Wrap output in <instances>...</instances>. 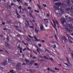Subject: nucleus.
<instances>
[{"label": "nucleus", "instance_id": "19", "mask_svg": "<svg viewBox=\"0 0 73 73\" xmlns=\"http://www.w3.org/2000/svg\"><path fill=\"white\" fill-rule=\"evenodd\" d=\"M33 63H34V62L33 61V60L31 61L30 62V65L31 66V65H32V64H33Z\"/></svg>", "mask_w": 73, "mask_h": 73}, {"label": "nucleus", "instance_id": "57", "mask_svg": "<svg viewBox=\"0 0 73 73\" xmlns=\"http://www.w3.org/2000/svg\"><path fill=\"white\" fill-rule=\"evenodd\" d=\"M26 50V48H25L23 49V51H24V50Z\"/></svg>", "mask_w": 73, "mask_h": 73}, {"label": "nucleus", "instance_id": "15", "mask_svg": "<svg viewBox=\"0 0 73 73\" xmlns=\"http://www.w3.org/2000/svg\"><path fill=\"white\" fill-rule=\"evenodd\" d=\"M68 52L69 53H72V51L70 50V48L68 49Z\"/></svg>", "mask_w": 73, "mask_h": 73}, {"label": "nucleus", "instance_id": "10", "mask_svg": "<svg viewBox=\"0 0 73 73\" xmlns=\"http://www.w3.org/2000/svg\"><path fill=\"white\" fill-rule=\"evenodd\" d=\"M66 11H68L69 13H70V8L69 7L66 9Z\"/></svg>", "mask_w": 73, "mask_h": 73}, {"label": "nucleus", "instance_id": "2", "mask_svg": "<svg viewBox=\"0 0 73 73\" xmlns=\"http://www.w3.org/2000/svg\"><path fill=\"white\" fill-rule=\"evenodd\" d=\"M16 69L18 71H19L20 70H21V66L19 64H17L16 65Z\"/></svg>", "mask_w": 73, "mask_h": 73}, {"label": "nucleus", "instance_id": "53", "mask_svg": "<svg viewBox=\"0 0 73 73\" xmlns=\"http://www.w3.org/2000/svg\"><path fill=\"white\" fill-rule=\"evenodd\" d=\"M38 45L39 46H40V47H41V44H38Z\"/></svg>", "mask_w": 73, "mask_h": 73}, {"label": "nucleus", "instance_id": "1", "mask_svg": "<svg viewBox=\"0 0 73 73\" xmlns=\"http://www.w3.org/2000/svg\"><path fill=\"white\" fill-rule=\"evenodd\" d=\"M62 24V26L64 27V28H65L66 32H67L68 33H72V31L70 30L71 29H73V26H72V24H68L66 25V26L64 25V23Z\"/></svg>", "mask_w": 73, "mask_h": 73}, {"label": "nucleus", "instance_id": "5", "mask_svg": "<svg viewBox=\"0 0 73 73\" xmlns=\"http://www.w3.org/2000/svg\"><path fill=\"white\" fill-rule=\"evenodd\" d=\"M7 60H5L4 62L2 63V65L3 66H5V65H7Z\"/></svg>", "mask_w": 73, "mask_h": 73}, {"label": "nucleus", "instance_id": "20", "mask_svg": "<svg viewBox=\"0 0 73 73\" xmlns=\"http://www.w3.org/2000/svg\"><path fill=\"white\" fill-rule=\"evenodd\" d=\"M52 21L54 23V24L55 26V27H56V23H55V22L54 21V20H53Z\"/></svg>", "mask_w": 73, "mask_h": 73}, {"label": "nucleus", "instance_id": "25", "mask_svg": "<svg viewBox=\"0 0 73 73\" xmlns=\"http://www.w3.org/2000/svg\"><path fill=\"white\" fill-rule=\"evenodd\" d=\"M34 38H35V40L36 41H37V40L38 39L36 37V36H34Z\"/></svg>", "mask_w": 73, "mask_h": 73}, {"label": "nucleus", "instance_id": "6", "mask_svg": "<svg viewBox=\"0 0 73 73\" xmlns=\"http://www.w3.org/2000/svg\"><path fill=\"white\" fill-rule=\"evenodd\" d=\"M26 22H27V23L26 22H25V27L27 28V27H28V26H29V22H28V21H26Z\"/></svg>", "mask_w": 73, "mask_h": 73}, {"label": "nucleus", "instance_id": "24", "mask_svg": "<svg viewBox=\"0 0 73 73\" xmlns=\"http://www.w3.org/2000/svg\"><path fill=\"white\" fill-rule=\"evenodd\" d=\"M21 35L17 34V36L18 37H21Z\"/></svg>", "mask_w": 73, "mask_h": 73}, {"label": "nucleus", "instance_id": "36", "mask_svg": "<svg viewBox=\"0 0 73 73\" xmlns=\"http://www.w3.org/2000/svg\"><path fill=\"white\" fill-rule=\"evenodd\" d=\"M28 36H29V37H30L31 38H33V36H31L30 35H28Z\"/></svg>", "mask_w": 73, "mask_h": 73}, {"label": "nucleus", "instance_id": "61", "mask_svg": "<svg viewBox=\"0 0 73 73\" xmlns=\"http://www.w3.org/2000/svg\"><path fill=\"white\" fill-rule=\"evenodd\" d=\"M37 41H39L40 42L41 41V40H40V39H37Z\"/></svg>", "mask_w": 73, "mask_h": 73}, {"label": "nucleus", "instance_id": "60", "mask_svg": "<svg viewBox=\"0 0 73 73\" xmlns=\"http://www.w3.org/2000/svg\"><path fill=\"white\" fill-rule=\"evenodd\" d=\"M41 42H43V43L45 42V40H42L41 41Z\"/></svg>", "mask_w": 73, "mask_h": 73}, {"label": "nucleus", "instance_id": "62", "mask_svg": "<svg viewBox=\"0 0 73 73\" xmlns=\"http://www.w3.org/2000/svg\"><path fill=\"white\" fill-rule=\"evenodd\" d=\"M13 1L15 3H16V2H17V1L16 0H13Z\"/></svg>", "mask_w": 73, "mask_h": 73}, {"label": "nucleus", "instance_id": "38", "mask_svg": "<svg viewBox=\"0 0 73 73\" xmlns=\"http://www.w3.org/2000/svg\"><path fill=\"white\" fill-rule=\"evenodd\" d=\"M55 23L56 24H58V21L56 20L55 21Z\"/></svg>", "mask_w": 73, "mask_h": 73}, {"label": "nucleus", "instance_id": "18", "mask_svg": "<svg viewBox=\"0 0 73 73\" xmlns=\"http://www.w3.org/2000/svg\"><path fill=\"white\" fill-rule=\"evenodd\" d=\"M53 49H55V48H57L56 47V45L55 44H54V45L53 46Z\"/></svg>", "mask_w": 73, "mask_h": 73}, {"label": "nucleus", "instance_id": "23", "mask_svg": "<svg viewBox=\"0 0 73 73\" xmlns=\"http://www.w3.org/2000/svg\"><path fill=\"white\" fill-rule=\"evenodd\" d=\"M16 31H18V32H21V33L22 31H21V30H20L18 29H16Z\"/></svg>", "mask_w": 73, "mask_h": 73}, {"label": "nucleus", "instance_id": "26", "mask_svg": "<svg viewBox=\"0 0 73 73\" xmlns=\"http://www.w3.org/2000/svg\"><path fill=\"white\" fill-rule=\"evenodd\" d=\"M18 8L20 10V11H21V9H22V8L21 7V6H20L19 7H18Z\"/></svg>", "mask_w": 73, "mask_h": 73}, {"label": "nucleus", "instance_id": "13", "mask_svg": "<svg viewBox=\"0 0 73 73\" xmlns=\"http://www.w3.org/2000/svg\"><path fill=\"white\" fill-rule=\"evenodd\" d=\"M72 20H73V19L72 18H68V21L70 22H71Z\"/></svg>", "mask_w": 73, "mask_h": 73}, {"label": "nucleus", "instance_id": "9", "mask_svg": "<svg viewBox=\"0 0 73 73\" xmlns=\"http://www.w3.org/2000/svg\"><path fill=\"white\" fill-rule=\"evenodd\" d=\"M8 41L6 40L5 41V45H6V46H7H7H9V44H8Z\"/></svg>", "mask_w": 73, "mask_h": 73}, {"label": "nucleus", "instance_id": "51", "mask_svg": "<svg viewBox=\"0 0 73 73\" xmlns=\"http://www.w3.org/2000/svg\"><path fill=\"white\" fill-rule=\"evenodd\" d=\"M33 52H34V53H35V54H37V52H35L34 50H33Z\"/></svg>", "mask_w": 73, "mask_h": 73}, {"label": "nucleus", "instance_id": "39", "mask_svg": "<svg viewBox=\"0 0 73 73\" xmlns=\"http://www.w3.org/2000/svg\"><path fill=\"white\" fill-rule=\"evenodd\" d=\"M35 12H37V13H39V11H37L36 10H35Z\"/></svg>", "mask_w": 73, "mask_h": 73}, {"label": "nucleus", "instance_id": "54", "mask_svg": "<svg viewBox=\"0 0 73 73\" xmlns=\"http://www.w3.org/2000/svg\"><path fill=\"white\" fill-rule=\"evenodd\" d=\"M0 36H1V37H2V38L3 37V35H1Z\"/></svg>", "mask_w": 73, "mask_h": 73}, {"label": "nucleus", "instance_id": "40", "mask_svg": "<svg viewBox=\"0 0 73 73\" xmlns=\"http://www.w3.org/2000/svg\"><path fill=\"white\" fill-rule=\"evenodd\" d=\"M32 58L33 59H36V58H37V57L36 56H34Z\"/></svg>", "mask_w": 73, "mask_h": 73}, {"label": "nucleus", "instance_id": "28", "mask_svg": "<svg viewBox=\"0 0 73 73\" xmlns=\"http://www.w3.org/2000/svg\"><path fill=\"white\" fill-rule=\"evenodd\" d=\"M27 41H29V42H31V40L29 38H28L27 37Z\"/></svg>", "mask_w": 73, "mask_h": 73}, {"label": "nucleus", "instance_id": "47", "mask_svg": "<svg viewBox=\"0 0 73 73\" xmlns=\"http://www.w3.org/2000/svg\"><path fill=\"white\" fill-rule=\"evenodd\" d=\"M20 48V44H19L18 46V48Z\"/></svg>", "mask_w": 73, "mask_h": 73}, {"label": "nucleus", "instance_id": "50", "mask_svg": "<svg viewBox=\"0 0 73 73\" xmlns=\"http://www.w3.org/2000/svg\"><path fill=\"white\" fill-rule=\"evenodd\" d=\"M28 9H32V8H31V7H28Z\"/></svg>", "mask_w": 73, "mask_h": 73}, {"label": "nucleus", "instance_id": "46", "mask_svg": "<svg viewBox=\"0 0 73 73\" xmlns=\"http://www.w3.org/2000/svg\"><path fill=\"white\" fill-rule=\"evenodd\" d=\"M30 71L31 73H33V71H32L31 70H30Z\"/></svg>", "mask_w": 73, "mask_h": 73}, {"label": "nucleus", "instance_id": "64", "mask_svg": "<svg viewBox=\"0 0 73 73\" xmlns=\"http://www.w3.org/2000/svg\"><path fill=\"white\" fill-rule=\"evenodd\" d=\"M70 1H71V2L73 3V0H70Z\"/></svg>", "mask_w": 73, "mask_h": 73}, {"label": "nucleus", "instance_id": "42", "mask_svg": "<svg viewBox=\"0 0 73 73\" xmlns=\"http://www.w3.org/2000/svg\"><path fill=\"white\" fill-rule=\"evenodd\" d=\"M44 58H46V59H47V60H49V58H48V57H46V56H44Z\"/></svg>", "mask_w": 73, "mask_h": 73}, {"label": "nucleus", "instance_id": "16", "mask_svg": "<svg viewBox=\"0 0 73 73\" xmlns=\"http://www.w3.org/2000/svg\"><path fill=\"white\" fill-rule=\"evenodd\" d=\"M66 1L68 4H70V0H66Z\"/></svg>", "mask_w": 73, "mask_h": 73}, {"label": "nucleus", "instance_id": "58", "mask_svg": "<svg viewBox=\"0 0 73 73\" xmlns=\"http://www.w3.org/2000/svg\"><path fill=\"white\" fill-rule=\"evenodd\" d=\"M61 12L62 13H64V10H61Z\"/></svg>", "mask_w": 73, "mask_h": 73}, {"label": "nucleus", "instance_id": "49", "mask_svg": "<svg viewBox=\"0 0 73 73\" xmlns=\"http://www.w3.org/2000/svg\"><path fill=\"white\" fill-rule=\"evenodd\" d=\"M19 27L18 26H17V27H16V28L17 29H19Z\"/></svg>", "mask_w": 73, "mask_h": 73}, {"label": "nucleus", "instance_id": "37", "mask_svg": "<svg viewBox=\"0 0 73 73\" xmlns=\"http://www.w3.org/2000/svg\"><path fill=\"white\" fill-rule=\"evenodd\" d=\"M35 66H38V63H35L34 64Z\"/></svg>", "mask_w": 73, "mask_h": 73}, {"label": "nucleus", "instance_id": "44", "mask_svg": "<svg viewBox=\"0 0 73 73\" xmlns=\"http://www.w3.org/2000/svg\"><path fill=\"white\" fill-rule=\"evenodd\" d=\"M30 28H32V29H34V27L33 26H30Z\"/></svg>", "mask_w": 73, "mask_h": 73}, {"label": "nucleus", "instance_id": "7", "mask_svg": "<svg viewBox=\"0 0 73 73\" xmlns=\"http://www.w3.org/2000/svg\"><path fill=\"white\" fill-rule=\"evenodd\" d=\"M8 62L9 63H11L12 62V59L11 58H8Z\"/></svg>", "mask_w": 73, "mask_h": 73}, {"label": "nucleus", "instance_id": "35", "mask_svg": "<svg viewBox=\"0 0 73 73\" xmlns=\"http://www.w3.org/2000/svg\"><path fill=\"white\" fill-rule=\"evenodd\" d=\"M27 65V64H26L25 63H23V64H22V65H23L24 66V65Z\"/></svg>", "mask_w": 73, "mask_h": 73}, {"label": "nucleus", "instance_id": "45", "mask_svg": "<svg viewBox=\"0 0 73 73\" xmlns=\"http://www.w3.org/2000/svg\"><path fill=\"white\" fill-rule=\"evenodd\" d=\"M16 15H17V16L19 17H20V15H19V13H16Z\"/></svg>", "mask_w": 73, "mask_h": 73}, {"label": "nucleus", "instance_id": "30", "mask_svg": "<svg viewBox=\"0 0 73 73\" xmlns=\"http://www.w3.org/2000/svg\"><path fill=\"white\" fill-rule=\"evenodd\" d=\"M6 40L8 41H9V38H8V36H7V38L6 39Z\"/></svg>", "mask_w": 73, "mask_h": 73}, {"label": "nucleus", "instance_id": "63", "mask_svg": "<svg viewBox=\"0 0 73 73\" xmlns=\"http://www.w3.org/2000/svg\"><path fill=\"white\" fill-rule=\"evenodd\" d=\"M44 21H47V20H48V19H44Z\"/></svg>", "mask_w": 73, "mask_h": 73}, {"label": "nucleus", "instance_id": "17", "mask_svg": "<svg viewBox=\"0 0 73 73\" xmlns=\"http://www.w3.org/2000/svg\"><path fill=\"white\" fill-rule=\"evenodd\" d=\"M40 28L42 31L44 29V27H40Z\"/></svg>", "mask_w": 73, "mask_h": 73}, {"label": "nucleus", "instance_id": "8", "mask_svg": "<svg viewBox=\"0 0 73 73\" xmlns=\"http://www.w3.org/2000/svg\"><path fill=\"white\" fill-rule=\"evenodd\" d=\"M61 22L62 24H64V23L65 22V19H61Z\"/></svg>", "mask_w": 73, "mask_h": 73}, {"label": "nucleus", "instance_id": "3", "mask_svg": "<svg viewBox=\"0 0 73 73\" xmlns=\"http://www.w3.org/2000/svg\"><path fill=\"white\" fill-rule=\"evenodd\" d=\"M25 61L27 65H29L30 63V60L28 59L25 58Z\"/></svg>", "mask_w": 73, "mask_h": 73}, {"label": "nucleus", "instance_id": "11", "mask_svg": "<svg viewBox=\"0 0 73 73\" xmlns=\"http://www.w3.org/2000/svg\"><path fill=\"white\" fill-rule=\"evenodd\" d=\"M70 13H73V6L71 7L70 11Z\"/></svg>", "mask_w": 73, "mask_h": 73}, {"label": "nucleus", "instance_id": "32", "mask_svg": "<svg viewBox=\"0 0 73 73\" xmlns=\"http://www.w3.org/2000/svg\"><path fill=\"white\" fill-rule=\"evenodd\" d=\"M18 2H19V1H20V2H21V3H23V1H21V0H16Z\"/></svg>", "mask_w": 73, "mask_h": 73}, {"label": "nucleus", "instance_id": "14", "mask_svg": "<svg viewBox=\"0 0 73 73\" xmlns=\"http://www.w3.org/2000/svg\"><path fill=\"white\" fill-rule=\"evenodd\" d=\"M56 5V7L57 6H59V5H61V4L60 3H55Z\"/></svg>", "mask_w": 73, "mask_h": 73}, {"label": "nucleus", "instance_id": "22", "mask_svg": "<svg viewBox=\"0 0 73 73\" xmlns=\"http://www.w3.org/2000/svg\"><path fill=\"white\" fill-rule=\"evenodd\" d=\"M13 71H14V70H11L9 71V72L10 73H13Z\"/></svg>", "mask_w": 73, "mask_h": 73}, {"label": "nucleus", "instance_id": "34", "mask_svg": "<svg viewBox=\"0 0 73 73\" xmlns=\"http://www.w3.org/2000/svg\"><path fill=\"white\" fill-rule=\"evenodd\" d=\"M23 12H25V11H27V10H26V9H23Z\"/></svg>", "mask_w": 73, "mask_h": 73}, {"label": "nucleus", "instance_id": "43", "mask_svg": "<svg viewBox=\"0 0 73 73\" xmlns=\"http://www.w3.org/2000/svg\"><path fill=\"white\" fill-rule=\"evenodd\" d=\"M17 65H21V64L20 63V62L19 63H17Z\"/></svg>", "mask_w": 73, "mask_h": 73}, {"label": "nucleus", "instance_id": "55", "mask_svg": "<svg viewBox=\"0 0 73 73\" xmlns=\"http://www.w3.org/2000/svg\"><path fill=\"white\" fill-rule=\"evenodd\" d=\"M43 5L44 7H46V5L43 4Z\"/></svg>", "mask_w": 73, "mask_h": 73}, {"label": "nucleus", "instance_id": "52", "mask_svg": "<svg viewBox=\"0 0 73 73\" xmlns=\"http://www.w3.org/2000/svg\"><path fill=\"white\" fill-rule=\"evenodd\" d=\"M55 70H59V69L57 68H54Z\"/></svg>", "mask_w": 73, "mask_h": 73}, {"label": "nucleus", "instance_id": "56", "mask_svg": "<svg viewBox=\"0 0 73 73\" xmlns=\"http://www.w3.org/2000/svg\"><path fill=\"white\" fill-rule=\"evenodd\" d=\"M38 50H40V52H42V50L41 49H38Z\"/></svg>", "mask_w": 73, "mask_h": 73}, {"label": "nucleus", "instance_id": "59", "mask_svg": "<svg viewBox=\"0 0 73 73\" xmlns=\"http://www.w3.org/2000/svg\"><path fill=\"white\" fill-rule=\"evenodd\" d=\"M64 64H65V65H67V66H69L68 65V64H66L65 63H64Z\"/></svg>", "mask_w": 73, "mask_h": 73}, {"label": "nucleus", "instance_id": "41", "mask_svg": "<svg viewBox=\"0 0 73 73\" xmlns=\"http://www.w3.org/2000/svg\"><path fill=\"white\" fill-rule=\"evenodd\" d=\"M44 58H46V59H47V60H49V58H48V57H46V56H44Z\"/></svg>", "mask_w": 73, "mask_h": 73}, {"label": "nucleus", "instance_id": "27", "mask_svg": "<svg viewBox=\"0 0 73 73\" xmlns=\"http://www.w3.org/2000/svg\"><path fill=\"white\" fill-rule=\"evenodd\" d=\"M29 15L30 17H32L33 16H32V14H31V13H29Z\"/></svg>", "mask_w": 73, "mask_h": 73}, {"label": "nucleus", "instance_id": "33", "mask_svg": "<svg viewBox=\"0 0 73 73\" xmlns=\"http://www.w3.org/2000/svg\"><path fill=\"white\" fill-rule=\"evenodd\" d=\"M24 5H25V6H27V5H28V3H27L25 2L24 3Z\"/></svg>", "mask_w": 73, "mask_h": 73}, {"label": "nucleus", "instance_id": "48", "mask_svg": "<svg viewBox=\"0 0 73 73\" xmlns=\"http://www.w3.org/2000/svg\"><path fill=\"white\" fill-rule=\"evenodd\" d=\"M35 31L36 33H37L38 32V31H37V30Z\"/></svg>", "mask_w": 73, "mask_h": 73}, {"label": "nucleus", "instance_id": "29", "mask_svg": "<svg viewBox=\"0 0 73 73\" xmlns=\"http://www.w3.org/2000/svg\"><path fill=\"white\" fill-rule=\"evenodd\" d=\"M37 6L39 9H41V7H40V5H39V4H38L37 5Z\"/></svg>", "mask_w": 73, "mask_h": 73}, {"label": "nucleus", "instance_id": "21", "mask_svg": "<svg viewBox=\"0 0 73 73\" xmlns=\"http://www.w3.org/2000/svg\"><path fill=\"white\" fill-rule=\"evenodd\" d=\"M38 49H37L36 50L38 52V53L40 54V51H39V50H38V49H40L39 48H38L36 47Z\"/></svg>", "mask_w": 73, "mask_h": 73}, {"label": "nucleus", "instance_id": "31", "mask_svg": "<svg viewBox=\"0 0 73 73\" xmlns=\"http://www.w3.org/2000/svg\"><path fill=\"white\" fill-rule=\"evenodd\" d=\"M49 59L50 60H51V61H54V60L52 58H50Z\"/></svg>", "mask_w": 73, "mask_h": 73}, {"label": "nucleus", "instance_id": "12", "mask_svg": "<svg viewBox=\"0 0 73 73\" xmlns=\"http://www.w3.org/2000/svg\"><path fill=\"white\" fill-rule=\"evenodd\" d=\"M56 7H57V8H58V9H60V10L62 9V7H61L59 6H56Z\"/></svg>", "mask_w": 73, "mask_h": 73}, {"label": "nucleus", "instance_id": "4", "mask_svg": "<svg viewBox=\"0 0 73 73\" xmlns=\"http://www.w3.org/2000/svg\"><path fill=\"white\" fill-rule=\"evenodd\" d=\"M68 38L69 39V41L70 42V43H71V44H73V41H72V40H70V39H72V40H73V38H72L71 36H68Z\"/></svg>", "mask_w": 73, "mask_h": 73}]
</instances>
